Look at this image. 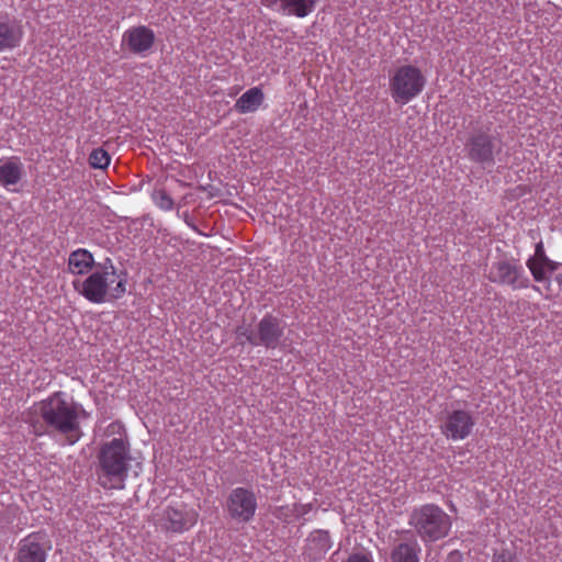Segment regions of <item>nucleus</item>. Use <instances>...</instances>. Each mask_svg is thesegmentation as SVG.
Listing matches in <instances>:
<instances>
[{
	"label": "nucleus",
	"mask_w": 562,
	"mask_h": 562,
	"mask_svg": "<svg viewBox=\"0 0 562 562\" xmlns=\"http://www.w3.org/2000/svg\"><path fill=\"white\" fill-rule=\"evenodd\" d=\"M25 422L35 436L41 437L52 429L75 445L81 437L78 405L67 401L63 392L35 402L27 411Z\"/></svg>",
	"instance_id": "nucleus-1"
},
{
	"label": "nucleus",
	"mask_w": 562,
	"mask_h": 562,
	"mask_svg": "<svg viewBox=\"0 0 562 562\" xmlns=\"http://www.w3.org/2000/svg\"><path fill=\"white\" fill-rule=\"evenodd\" d=\"M126 285L127 273L117 270L110 258L99 262L87 278L72 281L74 289L93 304L123 297Z\"/></svg>",
	"instance_id": "nucleus-2"
},
{
	"label": "nucleus",
	"mask_w": 562,
	"mask_h": 562,
	"mask_svg": "<svg viewBox=\"0 0 562 562\" xmlns=\"http://www.w3.org/2000/svg\"><path fill=\"white\" fill-rule=\"evenodd\" d=\"M408 522L424 542H435L447 537L452 525L450 516L434 504L415 508Z\"/></svg>",
	"instance_id": "nucleus-3"
},
{
	"label": "nucleus",
	"mask_w": 562,
	"mask_h": 562,
	"mask_svg": "<svg viewBox=\"0 0 562 562\" xmlns=\"http://www.w3.org/2000/svg\"><path fill=\"white\" fill-rule=\"evenodd\" d=\"M130 460V443L120 437L104 443L99 453V462L103 474L110 483L102 482L104 487H119L127 474Z\"/></svg>",
	"instance_id": "nucleus-4"
},
{
	"label": "nucleus",
	"mask_w": 562,
	"mask_h": 562,
	"mask_svg": "<svg viewBox=\"0 0 562 562\" xmlns=\"http://www.w3.org/2000/svg\"><path fill=\"white\" fill-rule=\"evenodd\" d=\"M200 514L183 501H171L160 507L153 516L157 529L166 533H184L199 521Z\"/></svg>",
	"instance_id": "nucleus-5"
},
{
	"label": "nucleus",
	"mask_w": 562,
	"mask_h": 562,
	"mask_svg": "<svg viewBox=\"0 0 562 562\" xmlns=\"http://www.w3.org/2000/svg\"><path fill=\"white\" fill-rule=\"evenodd\" d=\"M426 86L423 71L413 65L397 67L390 76L389 87L395 103L407 104L418 97Z\"/></svg>",
	"instance_id": "nucleus-6"
},
{
	"label": "nucleus",
	"mask_w": 562,
	"mask_h": 562,
	"mask_svg": "<svg viewBox=\"0 0 562 562\" xmlns=\"http://www.w3.org/2000/svg\"><path fill=\"white\" fill-rule=\"evenodd\" d=\"M257 507V497L252 490L236 487L227 497V513L236 521H250L255 517Z\"/></svg>",
	"instance_id": "nucleus-7"
},
{
	"label": "nucleus",
	"mask_w": 562,
	"mask_h": 562,
	"mask_svg": "<svg viewBox=\"0 0 562 562\" xmlns=\"http://www.w3.org/2000/svg\"><path fill=\"white\" fill-rule=\"evenodd\" d=\"M488 280L510 286L513 290H521L529 286V279L521 265L516 261L499 260L492 265Z\"/></svg>",
	"instance_id": "nucleus-8"
},
{
	"label": "nucleus",
	"mask_w": 562,
	"mask_h": 562,
	"mask_svg": "<svg viewBox=\"0 0 562 562\" xmlns=\"http://www.w3.org/2000/svg\"><path fill=\"white\" fill-rule=\"evenodd\" d=\"M284 322L272 314H266L256 326V336L248 338L251 346L276 349L284 334Z\"/></svg>",
	"instance_id": "nucleus-9"
},
{
	"label": "nucleus",
	"mask_w": 562,
	"mask_h": 562,
	"mask_svg": "<svg viewBox=\"0 0 562 562\" xmlns=\"http://www.w3.org/2000/svg\"><path fill=\"white\" fill-rule=\"evenodd\" d=\"M49 550L50 544L45 532H31L20 540L14 562H46Z\"/></svg>",
	"instance_id": "nucleus-10"
},
{
	"label": "nucleus",
	"mask_w": 562,
	"mask_h": 562,
	"mask_svg": "<svg viewBox=\"0 0 562 562\" xmlns=\"http://www.w3.org/2000/svg\"><path fill=\"white\" fill-rule=\"evenodd\" d=\"M155 33L146 25L133 26L122 35V46L135 55L146 56L155 44Z\"/></svg>",
	"instance_id": "nucleus-11"
},
{
	"label": "nucleus",
	"mask_w": 562,
	"mask_h": 562,
	"mask_svg": "<svg viewBox=\"0 0 562 562\" xmlns=\"http://www.w3.org/2000/svg\"><path fill=\"white\" fill-rule=\"evenodd\" d=\"M475 423L470 412L457 409L448 414L441 426V432L448 439L463 440L470 436Z\"/></svg>",
	"instance_id": "nucleus-12"
},
{
	"label": "nucleus",
	"mask_w": 562,
	"mask_h": 562,
	"mask_svg": "<svg viewBox=\"0 0 562 562\" xmlns=\"http://www.w3.org/2000/svg\"><path fill=\"white\" fill-rule=\"evenodd\" d=\"M560 262L551 260L544 251L543 243L536 244L535 254L528 258L526 266L530 270L535 281L542 282L546 280L548 272H554L559 269Z\"/></svg>",
	"instance_id": "nucleus-13"
},
{
	"label": "nucleus",
	"mask_w": 562,
	"mask_h": 562,
	"mask_svg": "<svg viewBox=\"0 0 562 562\" xmlns=\"http://www.w3.org/2000/svg\"><path fill=\"white\" fill-rule=\"evenodd\" d=\"M262 4L288 15L305 18L315 10L317 0H261Z\"/></svg>",
	"instance_id": "nucleus-14"
},
{
	"label": "nucleus",
	"mask_w": 562,
	"mask_h": 562,
	"mask_svg": "<svg viewBox=\"0 0 562 562\" xmlns=\"http://www.w3.org/2000/svg\"><path fill=\"white\" fill-rule=\"evenodd\" d=\"M24 165L16 156L0 159V184L10 191H14L15 187L24 177Z\"/></svg>",
	"instance_id": "nucleus-15"
},
{
	"label": "nucleus",
	"mask_w": 562,
	"mask_h": 562,
	"mask_svg": "<svg viewBox=\"0 0 562 562\" xmlns=\"http://www.w3.org/2000/svg\"><path fill=\"white\" fill-rule=\"evenodd\" d=\"M469 157L480 164L494 162V145L487 134H477L470 142Z\"/></svg>",
	"instance_id": "nucleus-16"
},
{
	"label": "nucleus",
	"mask_w": 562,
	"mask_h": 562,
	"mask_svg": "<svg viewBox=\"0 0 562 562\" xmlns=\"http://www.w3.org/2000/svg\"><path fill=\"white\" fill-rule=\"evenodd\" d=\"M98 263L93 255L85 248L72 250L68 257V271L75 276L89 274Z\"/></svg>",
	"instance_id": "nucleus-17"
},
{
	"label": "nucleus",
	"mask_w": 562,
	"mask_h": 562,
	"mask_svg": "<svg viewBox=\"0 0 562 562\" xmlns=\"http://www.w3.org/2000/svg\"><path fill=\"white\" fill-rule=\"evenodd\" d=\"M23 29L15 21H0V52L11 50L21 45Z\"/></svg>",
	"instance_id": "nucleus-18"
},
{
	"label": "nucleus",
	"mask_w": 562,
	"mask_h": 562,
	"mask_svg": "<svg viewBox=\"0 0 562 562\" xmlns=\"http://www.w3.org/2000/svg\"><path fill=\"white\" fill-rule=\"evenodd\" d=\"M333 547L329 532L326 530L317 529L310 533L306 539V552L308 555L316 560L324 557Z\"/></svg>",
	"instance_id": "nucleus-19"
},
{
	"label": "nucleus",
	"mask_w": 562,
	"mask_h": 562,
	"mask_svg": "<svg viewBox=\"0 0 562 562\" xmlns=\"http://www.w3.org/2000/svg\"><path fill=\"white\" fill-rule=\"evenodd\" d=\"M422 549L417 540L411 538L397 543L391 551L392 562H419Z\"/></svg>",
	"instance_id": "nucleus-20"
},
{
	"label": "nucleus",
	"mask_w": 562,
	"mask_h": 562,
	"mask_svg": "<svg viewBox=\"0 0 562 562\" xmlns=\"http://www.w3.org/2000/svg\"><path fill=\"white\" fill-rule=\"evenodd\" d=\"M263 100V91L259 87H252L237 99L234 108L240 114L252 113L260 108Z\"/></svg>",
	"instance_id": "nucleus-21"
},
{
	"label": "nucleus",
	"mask_w": 562,
	"mask_h": 562,
	"mask_svg": "<svg viewBox=\"0 0 562 562\" xmlns=\"http://www.w3.org/2000/svg\"><path fill=\"white\" fill-rule=\"evenodd\" d=\"M151 200L157 207L162 211H171L173 209V200L162 186H155Z\"/></svg>",
	"instance_id": "nucleus-22"
},
{
	"label": "nucleus",
	"mask_w": 562,
	"mask_h": 562,
	"mask_svg": "<svg viewBox=\"0 0 562 562\" xmlns=\"http://www.w3.org/2000/svg\"><path fill=\"white\" fill-rule=\"evenodd\" d=\"M89 165L94 169H105L111 161L108 151L101 147L94 148L89 155Z\"/></svg>",
	"instance_id": "nucleus-23"
},
{
	"label": "nucleus",
	"mask_w": 562,
	"mask_h": 562,
	"mask_svg": "<svg viewBox=\"0 0 562 562\" xmlns=\"http://www.w3.org/2000/svg\"><path fill=\"white\" fill-rule=\"evenodd\" d=\"M291 509L292 505L280 506L276 509L274 516L286 524L293 522L295 521V516L293 515L294 513H292Z\"/></svg>",
	"instance_id": "nucleus-24"
},
{
	"label": "nucleus",
	"mask_w": 562,
	"mask_h": 562,
	"mask_svg": "<svg viewBox=\"0 0 562 562\" xmlns=\"http://www.w3.org/2000/svg\"><path fill=\"white\" fill-rule=\"evenodd\" d=\"M314 509V505L312 503L308 504H300L295 503L292 504L291 512L294 513L295 520L300 517H304L305 515L310 514Z\"/></svg>",
	"instance_id": "nucleus-25"
},
{
	"label": "nucleus",
	"mask_w": 562,
	"mask_h": 562,
	"mask_svg": "<svg viewBox=\"0 0 562 562\" xmlns=\"http://www.w3.org/2000/svg\"><path fill=\"white\" fill-rule=\"evenodd\" d=\"M492 562H517V557L509 550H502L493 555Z\"/></svg>",
	"instance_id": "nucleus-26"
},
{
	"label": "nucleus",
	"mask_w": 562,
	"mask_h": 562,
	"mask_svg": "<svg viewBox=\"0 0 562 562\" xmlns=\"http://www.w3.org/2000/svg\"><path fill=\"white\" fill-rule=\"evenodd\" d=\"M236 336L241 344L248 342V338L256 336V330L252 331L248 327L239 326L236 329Z\"/></svg>",
	"instance_id": "nucleus-27"
},
{
	"label": "nucleus",
	"mask_w": 562,
	"mask_h": 562,
	"mask_svg": "<svg viewBox=\"0 0 562 562\" xmlns=\"http://www.w3.org/2000/svg\"><path fill=\"white\" fill-rule=\"evenodd\" d=\"M346 562H373V559L369 554L352 553L348 557Z\"/></svg>",
	"instance_id": "nucleus-28"
},
{
	"label": "nucleus",
	"mask_w": 562,
	"mask_h": 562,
	"mask_svg": "<svg viewBox=\"0 0 562 562\" xmlns=\"http://www.w3.org/2000/svg\"><path fill=\"white\" fill-rule=\"evenodd\" d=\"M110 427L113 429V432L115 431V429H121L122 426L119 424V423H113L110 425Z\"/></svg>",
	"instance_id": "nucleus-29"
},
{
	"label": "nucleus",
	"mask_w": 562,
	"mask_h": 562,
	"mask_svg": "<svg viewBox=\"0 0 562 562\" xmlns=\"http://www.w3.org/2000/svg\"><path fill=\"white\" fill-rule=\"evenodd\" d=\"M557 282H558L559 284H562V276H558V277H557Z\"/></svg>",
	"instance_id": "nucleus-30"
}]
</instances>
